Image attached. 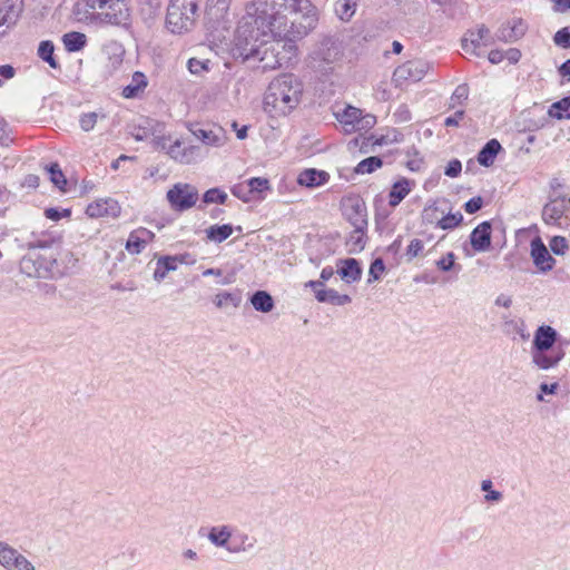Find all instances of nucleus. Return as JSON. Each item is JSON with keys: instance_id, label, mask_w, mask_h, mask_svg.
Masks as SVG:
<instances>
[{"instance_id": "20e7f679", "label": "nucleus", "mask_w": 570, "mask_h": 570, "mask_svg": "<svg viewBox=\"0 0 570 570\" xmlns=\"http://www.w3.org/2000/svg\"><path fill=\"white\" fill-rule=\"evenodd\" d=\"M558 332L549 326H539L533 336L531 346V361L540 370H550L563 360L566 353L561 345H557Z\"/></svg>"}, {"instance_id": "aec40b11", "label": "nucleus", "mask_w": 570, "mask_h": 570, "mask_svg": "<svg viewBox=\"0 0 570 570\" xmlns=\"http://www.w3.org/2000/svg\"><path fill=\"white\" fill-rule=\"evenodd\" d=\"M23 10V0H6L0 8V23L8 28L16 24Z\"/></svg>"}, {"instance_id": "603ef678", "label": "nucleus", "mask_w": 570, "mask_h": 570, "mask_svg": "<svg viewBox=\"0 0 570 570\" xmlns=\"http://www.w3.org/2000/svg\"><path fill=\"white\" fill-rule=\"evenodd\" d=\"M385 271V265L382 258H376L371 263L368 269V283L380 279Z\"/></svg>"}, {"instance_id": "72a5a7b5", "label": "nucleus", "mask_w": 570, "mask_h": 570, "mask_svg": "<svg viewBox=\"0 0 570 570\" xmlns=\"http://www.w3.org/2000/svg\"><path fill=\"white\" fill-rule=\"evenodd\" d=\"M213 302L217 308H224L227 304L236 308L242 303V293L239 291L218 293Z\"/></svg>"}, {"instance_id": "f704fd0d", "label": "nucleus", "mask_w": 570, "mask_h": 570, "mask_svg": "<svg viewBox=\"0 0 570 570\" xmlns=\"http://www.w3.org/2000/svg\"><path fill=\"white\" fill-rule=\"evenodd\" d=\"M357 8V0H337L335 13L342 21H350Z\"/></svg>"}, {"instance_id": "5fc2aeb1", "label": "nucleus", "mask_w": 570, "mask_h": 570, "mask_svg": "<svg viewBox=\"0 0 570 570\" xmlns=\"http://www.w3.org/2000/svg\"><path fill=\"white\" fill-rule=\"evenodd\" d=\"M71 215V210L68 208L59 209L56 207H50L45 210L46 218L58 222L62 217H69Z\"/></svg>"}, {"instance_id": "2f4dec72", "label": "nucleus", "mask_w": 570, "mask_h": 570, "mask_svg": "<svg viewBox=\"0 0 570 570\" xmlns=\"http://www.w3.org/2000/svg\"><path fill=\"white\" fill-rule=\"evenodd\" d=\"M252 195L255 200H262L265 198V193L271 190V184L267 178L264 177H253L246 180Z\"/></svg>"}, {"instance_id": "3c124183", "label": "nucleus", "mask_w": 570, "mask_h": 570, "mask_svg": "<svg viewBox=\"0 0 570 570\" xmlns=\"http://www.w3.org/2000/svg\"><path fill=\"white\" fill-rule=\"evenodd\" d=\"M549 247L556 255H563L568 249V240L563 236H553L549 242Z\"/></svg>"}, {"instance_id": "a211bd4d", "label": "nucleus", "mask_w": 570, "mask_h": 570, "mask_svg": "<svg viewBox=\"0 0 570 570\" xmlns=\"http://www.w3.org/2000/svg\"><path fill=\"white\" fill-rule=\"evenodd\" d=\"M155 237V234L144 227L132 230L126 242V249L130 254H139Z\"/></svg>"}, {"instance_id": "c9c22d12", "label": "nucleus", "mask_w": 570, "mask_h": 570, "mask_svg": "<svg viewBox=\"0 0 570 570\" xmlns=\"http://www.w3.org/2000/svg\"><path fill=\"white\" fill-rule=\"evenodd\" d=\"M147 86L146 77L142 72L136 71L132 76L131 83L122 89L125 98H134Z\"/></svg>"}, {"instance_id": "473e14b6", "label": "nucleus", "mask_w": 570, "mask_h": 570, "mask_svg": "<svg viewBox=\"0 0 570 570\" xmlns=\"http://www.w3.org/2000/svg\"><path fill=\"white\" fill-rule=\"evenodd\" d=\"M205 232L209 240L223 243L232 235L233 226L230 224L212 225Z\"/></svg>"}, {"instance_id": "052dcab7", "label": "nucleus", "mask_w": 570, "mask_h": 570, "mask_svg": "<svg viewBox=\"0 0 570 570\" xmlns=\"http://www.w3.org/2000/svg\"><path fill=\"white\" fill-rule=\"evenodd\" d=\"M507 27L509 28L513 40H517L524 35V26L521 20H514L512 26L507 24Z\"/></svg>"}, {"instance_id": "f03ea898", "label": "nucleus", "mask_w": 570, "mask_h": 570, "mask_svg": "<svg viewBox=\"0 0 570 570\" xmlns=\"http://www.w3.org/2000/svg\"><path fill=\"white\" fill-rule=\"evenodd\" d=\"M59 238L49 234L33 237L28 243V253L20 261V271L28 277L55 278L59 274L57 245Z\"/></svg>"}, {"instance_id": "bf43d9fd", "label": "nucleus", "mask_w": 570, "mask_h": 570, "mask_svg": "<svg viewBox=\"0 0 570 570\" xmlns=\"http://www.w3.org/2000/svg\"><path fill=\"white\" fill-rule=\"evenodd\" d=\"M461 170H462L461 161L459 159H453L448 163V165L444 169V174L448 177H456L460 175Z\"/></svg>"}, {"instance_id": "423d86ee", "label": "nucleus", "mask_w": 570, "mask_h": 570, "mask_svg": "<svg viewBox=\"0 0 570 570\" xmlns=\"http://www.w3.org/2000/svg\"><path fill=\"white\" fill-rule=\"evenodd\" d=\"M198 9L197 0H170L167 8L166 26L173 33L189 31Z\"/></svg>"}, {"instance_id": "412c9836", "label": "nucleus", "mask_w": 570, "mask_h": 570, "mask_svg": "<svg viewBox=\"0 0 570 570\" xmlns=\"http://www.w3.org/2000/svg\"><path fill=\"white\" fill-rule=\"evenodd\" d=\"M330 179V174L325 170H318L315 168L304 169L297 177V183L301 186L308 188L320 187L326 184Z\"/></svg>"}, {"instance_id": "6e6d98bb", "label": "nucleus", "mask_w": 570, "mask_h": 570, "mask_svg": "<svg viewBox=\"0 0 570 570\" xmlns=\"http://www.w3.org/2000/svg\"><path fill=\"white\" fill-rule=\"evenodd\" d=\"M188 70L193 75H200L203 71L208 70V60L203 61L196 58H190L187 62Z\"/></svg>"}, {"instance_id": "864d4df0", "label": "nucleus", "mask_w": 570, "mask_h": 570, "mask_svg": "<svg viewBox=\"0 0 570 570\" xmlns=\"http://www.w3.org/2000/svg\"><path fill=\"white\" fill-rule=\"evenodd\" d=\"M553 41L561 48H570V27H564L558 30L553 36Z\"/></svg>"}, {"instance_id": "b1692460", "label": "nucleus", "mask_w": 570, "mask_h": 570, "mask_svg": "<svg viewBox=\"0 0 570 570\" xmlns=\"http://www.w3.org/2000/svg\"><path fill=\"white\" fill-rule=\"evenodd\" d=\"M412 181L407 178H401L392 185L389 193V205L396 207L410 193Z\"/></svg>"}, {"instance_id": "ddd939ff", "label": "nucleus", "mask_w": 570, "mask_h": 570, "mask_svg": "<svg viewBox=\"0 0 570 570\" xmlns=\"http://www.w3.org/2000/svg\"><path fill=\"white\" fill-rule=\"evenodd\" d=\"M207 538L215 547L225 548L230 553H238L247 550L243 544L228 546V541L232 538V528L229 525H217L210 528Z\"/></svg>"}, {"instance_id": "13d9d810", "label": "nucleus", "mask_w": 570, "mask_h": 570, "mask_svg": "<svg viewBox=\"0 0 570 570\" xmlns=\"http://www.w3.org/2000/svg\"><path fill=\"white\" fill-rule=\"evenodd\" d=\"M483 199L480 196L472 197L464 204V210L468 214H475L482 208Z\"/></svg>"}, {"instance_id": "f257e3e1", "label": "nucleus", "mask_w": 570, "mask_h": 570, "mask_svg": "<svg viewBox=\"0 0 570 570\" xmlns=\"http://www.w3.org/2000/svg\"><path fill=\"white\" fill-rule=\"evenodd\" d=\"M259 28L252 23L238 26L235 36V50L245 61L258 62L263 70L282 68L283 62L279 56L281 45L277 40L259 39Z\"/></svg>"}, {"instance_id": "4be33fe9", "label": "nucleus", "mask_w": 570, "mask_h": 570, "mask_svg": "<svg viewBox=\"0 0 570 570\" xmlns=\"http://www.w3.org/2000/svg\"><path fill=\"white\" fill-rule=\"evenodd\" d=\"M341 267L337 273L346 283L357 282L362 277V267L357 259L345 258L340 261Z\"/></svg>"}, {"instance_id": "6ab92c4d", "label": "nucleus", "mask_w": 570, "mask_h": 570, "mask_svg": "<svg viewBox=\"0 0 570 570\" xmlns=\"http://www.w3.org/2000/svg\"><path fill=\"white\" fill-rule=\"evenodd\" d=\"M191 132L203 144L212 147L224 146L227 140L226 134L222 127L215 129L196 128L191 129Z\"/></svg>"}, {"instance_id": "4468645a", "label": "nucleus", "mask_w": 570, "mask_h": 570, "mask_svg": "<svg viewBox=\"0 0 570 570\" xmlns=\"http://www.w3.org/2000/svg\"><path fill=\"white\" fill-rule=\"evenodd\" d=\"M568 212H570V198L558 197L546 204L542 218L548 224H559Z\"/></svg>"}, {"instance_id": "6e6552de", "label": "nucleus", "mask_w": 570, "mask_h": 570, "mask_svg": "<svg viewBox=\"0 0 570 570\" xmlns=\"http://www.w3.org/2000/svg\"><path fill=\"white\" fill-rule=\"evenodd\" d=\"M430 67V63L422 59L409 60L394 70L393 81L397 87L407 82H417L425 77Z\"/></svg>"}, {"instance_id": "7ed1b4c3", "label": "nucleus", "mask_w": 570, "mask_h": 570, "mask_svg": "<svg viewBox=\"0 0 570 570\" xmlns=\"http://www.w3.org/2000/svg\"><path fill=\"white\" fill-rule=\"evenodd\" d=\"M302 94L303 85L294 75H281L269 82L263 109L272 118L286 116L298 106Z\"/></svg>"}, {"instance_id": "9b49d317", "label": "nucleus", "mask_w": 570, "mask_h": 570, "mask_svg": "<svg viewBox=\"0 0 570 570\" xmlns=\"http://www.w3.org/2000/svg\"><path fill=\"white\" fill-rule=\"evenodd\" d=\"M167 155L179 164H193L200 157V148L194 145H185L183 140L176 139L167 150Z\"/></svg>"}, {"instance_id": "09e8293b", "label": "nucleus", "mask_w": 570, "mask_h": 570, "mask_svg": "<svg viewBox=\"0 0 570 570\" xmlns=\"http://www.w3.org/2000/svg\"><path fill=\"white\" fill-rule=\"evenodd\" d=\"M100 117L99 114L97 112H87V114H82L80 116V119H79V124H80V127L82 130L85 131H90L91 129H94L95 125L97 124L98 121V118ZM105 116L101 115V118H104Z\"/></svg>"}, {"instance_id": "1a4fd4ad", "label": "nucleus", "mask_w": 570, "mask_h": 570, "mask_svg": "<svg viewBox=\"0 0 570 570\" xmlns=\"http://www.w3.org/2000/svg\"><path fill=\"white\" fill-rule=\"evenodd\" d=\"M493 38L490 30L485 26H479L476 30H470L462 39V49L470 55L480 57L483 55L482 49L491 46Z\"/></svg>"}, {"instance_id": "49530a36", "label": "nucleus", "mask_w": 570, "mask_h": 570, "mask_svg": "<svg viewBox=\"0 0 570 570\" xmlns=\"http://www.w3.org/2000/svg\"><path fill=\"white\" fill-rule=\"evenodd\" d=\"M493 483L491 480H483L481 482V490L483 492H487L484 495V499L487 502H499L502 500L503 494L500 491L492 489Z\"/></svg>"}, {"instance_id": "e2e57ef3", "label": "nucleus", "mask_w": 570, "mask_h": 570, "mask_svg": "<svg viewBox=\"0 0 570 570\" xmlns=\"http://www.w3.org/2000/svg\"><path fill=\"white\" fill-rule=\"evenodd\" d=\"M16 75V70L10 65L0 66V86H2L3 79L8 80L13 78Z\"/></svg>"}, {"instance_id": "680f3d73", "label": "nucleus", "mask_w": 570, "mask_h": 570, "mask_svg": "<svg viewBox=\"0 0 570 570\" xmlns=\"http://www.w3.org/2000/svg\"><path fill=\"white\" fill-rule=\"evenodd\" d=\"M512 303V297L504 293L499 294L494 299V305L503 308H510Z\"/></svg>"}, {"instance_id": "58836bf2", "label": "nucleus", "mask_w": 570, "mask_h": 570, "mask_svg": "<svg viewBox=\"0 0 570 570\" xmlns=\"http://www.w3.org/2000/svg\"><path fill=\"white\" fill-rule=\"evenodd\" d=\"M50 181L60 190L66 191L67 179L60 166L57 163H51L46 167Z\"/></svg>"}, {"instance_id": "7c9ffc66", "label": "nucleus", "mask_w": 570, "mask_h": 570, "mask_svg": "<svg viewBox=\"0 0 570 570\" xmlns=\"http://www.w3.org/2000/svg\"><path fill=\"white\" fill-rule=\"evenodd\" d=\"M105 52L108 55L111 70H117L124 61V47L119 42L112 41L105 47Z\"/></svg>"}, {"instance_id": "e433bc0d", "label": "nucleus", "mask_w": 570, "mask_h": 570, "mask_svg": "<svg viewBox=\"0 0 570 570\" xmlns=\"http://www.w3.org/2000/svg\"><path fill=\"white\" fill-rule=\"evenodd\" d=\"M548 114L551 118L570 119V96L553 102L550 106Z\"/></svg>"}, {"instance_id": "a18cd8bd", "label": "nucleus", "mask_w": 570, "mask_h": 570, "mask_svg": "<svg viewBox=\"0 0 570 570\" xmlns=\"http://www.w3.org/2000/svg\"><path fill=\"white\" fill-rule=\"evenodd\" d=\"M362 110L352 106H347L341 116V122L347 125H356L361 119Z\"/></svg>"}, {"instance_id": "c85d7f7f", "label": "nucleus", "mask_w": 570, "mask_h": 570, "mask_svg": "<svg viewBox=\"0 0 570 570\" xmlns=\"http://www.w3.org/2000/svg\"><path fill=\"white\" fill-rule=\"evenodd\" d=\"M367 228H354L346 239L347 252L350 254H357L365 247V233Z\"/></svg>"}, {"instance_id": "8fccbe9b", "label": "nucleus", "mask_w": 570, "mask_h": 570, "mask_svg": "<svg viewBox=\"0 0 570 570\" xmlns=\"http://www.w3.org/2000/svg\"><path fill=\"white\" fill-rule=\"evenodd\" d=\"M436 267L442 272H450L455 268V255L453 252H449L444 257L440 258L435 262ZM458 269H461V266H458Z\"/></svg>"}, {"instance_id": "0e129e2a", "label": "nucleus", "mask_w": 570, "mask_h": 570, "mask_svg": "<svg viewBox=\"0 0 570 570\" xmlns=\"http://www.w3.org/2000/svg\"><path fill=\"white\" fill-rule=\"evenodd\" d=\"M11 570H36V568L23 554H21Z\"/></svg>"}, {"instance_id": "f3484780", "label": "nucleus", "mask_w": 570, "mask_h": 570, "mask_svg": "<svg viewBox=\"0 0 570 570\" xmlns=\"http://www.w3.org/2000/svg\"><path fill=\"white\" fill-rule=\"evenodd\" d=\"M470 243L475 252H487L491 246V223L479 224L470 234Z\"/></svg>"}, {"instance_id": "ea45409f", "label": "nucleus", "mask_w": 570, "mask_h": 570, "mask_svg": "<svg viewBox=\"0 0 570 570\" xmlns=\"http://www.w3.org/2000/svg\"><path fill=\"white\" fill-rule=\"evenodd\" d=\"M383 165V160L377 156H371L363 160H361L356 168V174H371L375 171L376 169L381 168Z\"/></svg>"}, {"instance_id": "9d476101", "label": "nucleus", "mask_w": 570, "mask_h": 570, "mask_svg": "<svg viewBox=\"0 0 570 570\" xmlns=\"http://www.w3.org/2000/svg\"><path fill=\"white\" fill-rule=\"evenodd\" d=\"M307 286L313 289L315 298L321 303H328L334 306H344L352 301L346 294H340L333 288H325L322 281H309Z\"/></svg>"}, {"instance_id": "774afa93", "label": "nucleus", "mask_w": 570, "mask_h": 570, "mask_svg": "<svg viewBox=\"0 0 570 570\" xmlns=\"http://www.w3.org/2000/svg\"><path fill=\"white\" fill-rule=\"evenodd\" d=\"M488 59L491 63H500L504 59V52L501 50H491L488 55Z\"/></svg>"}, {"instance_id": "393cba45", "label": "nucleus", "mask_w": 570, "mask_h": 570, "mask_svg": "<svg viewBox=\"0 0 570 570\" xmlns=\"http://www.w3.org/2000/svg\"><path fill=\"white\" fill-rule=\"evenodd\" d=\"M232 0H207L206 16L209 20L219 22L228 13Z\"/></svg>"}, {"instance_id": "2eb2a0df", "label": "nucleus", "mask_w": 570, "mask_h": 570, "mask_svg": "<svg viewBox=\"0 0 570 570\" xmlns=\"http://www.w3.org/2000/svg\"><path fill=\"white\" fill-rule=\"evenodd\" d=\"M121 207L114 198H101L87 206L86 214L90 217H112L120 215Z\"/></svg>"}, {"instance_id": "dca6fc26", "label": "nucleus", "mask_w": 570, "mask_h": 570, "mask_svg": "<svg viewBox=\"0 0 570 570\" xmlns=\"http://www.w3.org/2000/svg\"><path fill=\"white\" fill-rule=\"evenodd\" d=\"M344 216L354 228H367V212L363 202L352 200L345 205Z\"/></svg>"}, {"instance_id": "c756f323", "label": "nucleus", "mask_w": 570, "mask_h": 570, "mask_svg": "<svg viewBox=\"0 0 570 570\" xmlns=\"http://www.w3.org/2000/svg\"><path fill=\"white\" fill-rule=\"evenodd\" d=\"M177 268V258L173 256H163L156 263L154 272V278L157 282H161L166 275Z\"/></svg>"}, {"instance_id": "c03bdc74", "label": "nucleus", "mask_w": 570, "mask_h": 570, "mask_svg": "<svg viewBox=\"0 0 570 570\" xmlns=\"http://www.w3.org/2000/svg\"><path fill=\"white\" fill-rule=\"evenodd\" d=\"M227 199V194L219 188H210L203 195L205 204H224Z\"/></svg>"}, {"instance_id": "5701e85b", "label": "nucleus", "mask_w": 570, "mask_h": 570, "mask_svg": "<svg viewBox=\"0 0 570 570\" xmlns=\"http://www.w3.org/2000/svg\"><path fill=\"white\" fill-rule=\"evenodd\" d=\"M501 149L502 146L497 139H490L479 151L478 163L484 167L492 166Z\"/></svg>"}, {"instance_id": "4d7b16f0", "label": "nucleus", "mask_w": 570, "mask_h": 570, "mask_svg": "<svg viewBox=\"0 0 570 570\" xmlns=\"http://www.w3.org/2000/svg\"><path fill=\"white\" fill-rule=\"evenodd\" d=\"M423 247H424V245L421 239H417V238L412 239L410 245L406 248L407 261L410 262L413 258H415L416 256H419V254L422 252Z\"/></svg>"}, {"instance_id": "338daca9", "label": "nucleus", "mask_w": 570, "mask_h": 570, "mask_svg": "<svg viewBox=\"0 0 570 570\" xmlns=\"http://www.w3.org/2000/svg\"><path fill=\"white\" fill-rule=\"evenodd\" d=\"M553 2V10L556 12L570 11V0H551Z\"/></svg>"}, {"instance_id": "a19ab883", "label": "nucleus", "mask_w": 570, "mask_h": 570, "mask_svg": "<svg viewBox=\"0 0 570 570\" xmlns=\"http://www.w3.org/2000/svg\"><path fill=\"white\" fill-rule=\"evenodd\" d=\"M277 42L281 45L279 56L282 58L283 66H288L296 57V43L293 40H277Z\"/></svg>"}, {"instance_id": "37998d69", "label": "nucleus", "mask_w": 570, "mask_h": 570, "mask_svg": "<svg viewBox=\"0 0 570 570\" xmlns=\"http://www.w3.org/2000/svg\"><path fill=\"white\" fill-rule=\"evenodd\" d=\"M232 194L244 203L254 202V197L247 181L236 184L230 189Z\"/></svg>"}, {"instance_id": "39448f33", "label": "nucleus", "mask_w": 570, "mask_h": 570, "mask_svg": "<svg viewBox=\"0 0 570 570\" xmlns=\"http://www.w3.org/2000/svg\"><path fill=\"white\" fill-rule=\"evenodd\" d=\"M85 4L94 11L92 19L122 28L130 26V8L126 0H85Z\"/></svg>"}, {"instance_id": "de8ad7c7", "label": "nucleus", "mask_w": 570, "mask_h": 570, "mask_svg": "<svg viewBox=\"0 0 570 570\" xmlns=\"http://www.w3.org/2000/svg\"><path fill=\"white\" fill-rule=\"evenodd\" d=\"M469 97L468 85H459L450 98V107L454 108L456 105H462Z\"/></svg>"}, {"instance_id": "bb28decb", "label": "nucleus", "mask_w": 570, "mask_h": 570, "mask_svg": "<svg viewBox=\"0 0 570 570\" xmlns=\"http://www.w3.org/2000/svg\"><path fill=\"white\" fill-rule=\"evenodd\" d=\"M22 553L4 541H0V566L11 570Z\"/></svg>"}, {"instance_id": "79ce46f5", "label": "nucleus", "mask_w": 570, "mask_h": 570, "mask_svg": "<svg viewBox=\"0 0 570 570\" xmlns=\"http://www.w3.org/2000/svg\"><path fill=\"white\" fill-rule=\"evenodd\" d=\"M463 220V215L460 212L455 214H448L438 220L436 226L443 230L453 229L458 227Z\"/></svg>"}, {"instance_id": "a878e982", "label": "nucleus", "mask_w": 570, "mask_h": 570, "mask_svg": "<svg viewBox=\"0 0 570 570\" xmlns=\"http://www.w3.org/2000/svg\"><path fill=\"white\" fill-rule=\"evenodd\" d=\"M254 309L262 313H269L275 307L272 295L266 291H256L249 298Z\"/></svg>"}, {"instance_id": "0eeeda50", "label": "nucleus", "mask_w": 570, "mask_h": 570, "mask_svg": "<svg viewBox=\"0 0 570 570\" xmlns=\"http://www.w3.org/2000/svg\"><path fill=\"white\" fill-rule=\"evenodd\" d=\"M166 198L175 212H185L195 206L198 199V190L186 183H177L166 194Z\"/></svg>"}, {"instance_id": "69168bd1", "label": "nucleus", "mask_w": 570, "mask_h": 570, "mask_svg": "<svg viewBox=\"0 0 570 570\" xmlns=\"http://www.w3.org/2000/svg\"><path fill=\"white\" fill-rule=\"evenodd\" d=\"M463 116H464V110L460 109V110L455 111V114L453 116L446 117L444 120V125L446 127L458 126L460 120L463 118Z\"/></svg>"}, {"instance_id": "4c0bfd02", "label": "nucleus", "mask_w": 570, "mask_h": 570, "mask_svg": "<svg viewBox=\"0 0 570 570\" xmlns=\"http://www.w3.org/2000/svg\"><path fill=\"white\" fill-rule=\"evenodd\" d=\"M53 51H55V46H53L52 41L43 40L39 43L38 56L43 61H46L51 68L57 69V68H59V63L55 59Z\"/></svg>"}, {"instance_id": "cd10ccee", "label": "nucleus", "mask_w": 570, "mask_h": 570, "mask_svg": "<svg viewBox=\"0 0 570 570\" xmlns=\"http://www.w3.org/2000/svg\"><path fill=\"white\" fill-rule=\"evenodd\" d=\"M62 42L68 52H77L87 45V37L82 32L71 31L62 36Z\"/></svg>"}, {"instance_id": "f8f14e48", "label": "nucleus", "mask_w": 570, "mask_h": 570, "mask_svg": "<svg viewBox=\"0 0 570 570\" xmlns=\"http://www.w3.org/2000/svg\"><path fill=\"white\" fill-rule=\"evenodd\" d=\"M531 257L533 264L541 273L550 272L556 265V259L540 237H534L531 240Z\"/></svg>"}]
</instances>
